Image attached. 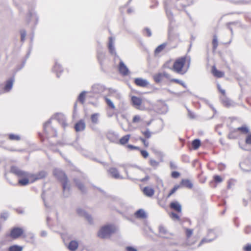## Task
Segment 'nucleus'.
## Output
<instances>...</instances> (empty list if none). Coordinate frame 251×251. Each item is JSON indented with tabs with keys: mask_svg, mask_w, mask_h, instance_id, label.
<instances>
[{
	"mask_svg": "<svg viewBox=\"0 0 251 251\" xmlns=\"http://www.w3.org/2000/svg\"><path fill=\"white\" fill-rule=\"evenodd\" d=\"M193 3L192 0H165L164 6L166 15L170 22L173 19V14L171 9L178 10H183L185 7Z\"/></svg>",
	"mask_w": 251,
	"mask_h": 251,
	"instance_id": "obj_1",
	"label": "nucleus"
},
{
	"mask_svg": "<svg viewBox=\"0 0 251 251\" xmlns=\"http://www.w3.org/2000/svg\"><path fill=\"white\" fill-rule=\"evenodd\" d=\"M10 172L17 177L21 178L18 180V184L21 186H25L29 184L30 173L22 170L16 166H12L10 168Z\"/></svg>",
	"mask_w": 251,
	"mask_h": 251,
	"instance_id": "obj_2",
	"label": "nucleus"
},
{
	"mask_svg": "<svg viewBox=\"0 0 251 251\" xmlns=\"http://www.w3.org/2000/svg\"><path fill=\"white\" fill-rule=\"evenodd\" d=\"M53 174L57 179L62 182L63 195L65 197H68L70 195V187L65 173L60 169H55L53 171Z\"/></svg>",
	"mask_w": 251,
	"mask_h": 251,
	"instance_id": "obj_3",
	"label": "nucleus"
},
{
	"mask_svg": "<svg viewBox=\"0 0 251 251\" xmlns=\"http://www.w3.org/2000/svg\"><path fill=\"white\" fill-rule=\"evenodd\" d=\"M117 228L112 224L105 225L101 227L98 232V236L101 238H108L114 233L116 232Z\"/></svg>",
	"mask_w": 251,
	"mask_h": 251,
	"instance_id": "obj_4",
	"label": "nucleus"
},
{
	"mask_svg": "<svg viewBox=\"0 0 251 251\" xmlns=\"http://www.w3.org/2000/svg\"><path fill=\"white\" fill-rule=\"evenodd\" d=\"M178 37V35L177 34H174L172 30L170 28L168 30V42L163 43V44L158 46L154 50V54L156 55L159 53L164 49V48L168 44H169L171 42H174Z\"/></svg>",
	"mask_w": 251,
	"mask_h": 251,
	"instance_id": "obj_5",
	"label": "nucleus"
},
{
	"mask_svg": "<svg viewBox=\"0 0 251 251\" xmlns=\"http://www.w3.org/2000/svg\"><path fill=\"white\" fill-rule=\"evenodd\" d=\"M186 61V57H182L176 60L173 65V70L178 74L184 75L187 71L182 70Z\"/></svg>",
	"mask_w": 251,
	"mask_h": 251,
	"instance_id": "obj_6",
	"label": "nucleus"
},
{
	"mask_svg": "<svg viewBox=\"0 0 251 251\" xmlns=\"http://www.w3.org/2000/svg\"><path fill=\"white\" fill-rule=\"evenodd\" d=\"M28 176L29 179L31 182H33L37 180L43 179L45 178L47 175V173L45 171H41L36 174L30 173Z\"/></svg>",
	"mask_w": 251,
	"mask_h": 251,
	"instance_id": "obj_7",
	"label": "nucleus"
},
{
	"mask_svg": "<svg viewBox=\"0 0 251 251\" xmlns=\"http://www.w3.org/2000/svg\"><path fill=\"white\" fill-rule=\"evenodd\" d=\"M207 236L208 237H211L212 238L210 239L207 238H203L199 244L198 247H200L203 244H205L207 243H209L212 242L215 238H216V234L214 232L213 230H209L207 233Z\"/></svg>",
	"mask_w": 251,
	"mask_h": 251,
	"instance_id": "obj_8",
	"label": "nucleus"
},
{
	"mask_svg": "<svg viewBox=\"0 0 251 251\" xmlns=\"http://www.w3.org/2000/svg\"><path fill=\"white\" fill-rule=\"evenodd\" d=\"M24 233V230L20 227H14L10 232V237L13 239H17L21 236Z\"/></svg>",
	"mask_w": 251,
	"mask_h": 251,
	"instance_id": "obj_9",
	"label": "nucleus"
},
{
	"mask_svg": "<svg viewBox=\"0 0 251 251\" xmlns=\"http://www.w3.org/2000/svg\"><path fill=\"white\" fill-rule=\"evenodd\" d=\"M108 172L109 174L114 178L116 179H124L122 176H121L119 173V171L116 168H110Z\"/></svg>",
	"mask_w": 251,
	"mask_h": 251,
	"instance_id": "obj_10",
	"label": "nucleus"
},
{
	"mask_svg": "<svg viewBox=\"0 0 251 251\" xmlns=\"http://www.w3.org/2000/svg\"><path fill=\"white\" fill-rule=\"evenodd\" d=\"M107 138L113 143H117L118 139V135L116 133L112 131H109L106 134Z\"/></svg>",
	"mask_w": 251,
	"mask_h": 251,
	"instance_id": "obj_11",
	"label": "nucleus"
},
{
	"mask_svg": "<svg viewBox=\"0 0 251 251\" xmlns=\"http://www.w3.org/2000/svg\"><path fill=\"white\" fill-rule=\"evenodd\" d=\"M119 71L123 75H127L129 74L128 69L122 60L119 63Z\"/></svg>",
	"mask_w": 251,
	"mask_h": 251,
	"instance_id": "obj_12",
	"label": "nucleus"
},
{
	"mask_svg": "<svg viewBox=\"0 0 251 251\" xmlns=\"http://www.w3.org/2000/svg\"><path fill=\"white\" fill-rule=\"evenodd\" d=\"M85 123L84 121L83 120L79 121L75 126V130L77 132L83 131L85 129Z\"/></svg>",
	"mask_w": 251,
	"mask_h": 251,
	"instance_id": "obj_13",
	"label": "nucleus"
},
{
	"mask_svg": "<svg viewBox=\"0 0 251 251\" xmlns=\"http://www.w3.org/2000/svg\"><path fill=\"white\" fill-rule=\"evenodd\" d=\"M77 213L81 216H84L90 223H92V218L91 215L87 213L83 209L81 208H77L76 210Z\"/></svg>",
	"mask_w": 251,
	"mask_h": 251,
	"instance_id": "obj_14",
	"label": "nucleus"
},
{
	"mask_svg": "<svg viewBox=\"0 0 251 251\" xmlns=\"http://www.w3.org/2000/svg\"><path fill=\"white\" fill-rule=\"evenodd\" d=\"M14 81V78H11L6 81L5 85L3 88V92H8L11 90L13 87Z\"/></svg>",
	"mask_w": 251,
	"mask_h": 251,
	"instance_id": "obj_15",
	"label": "nucleus"
},
{
	"mask_svg": "<svg viewBox=\"0 0 251 251\" xmlns=\"http://www.w3.org/2000/svg\"><path fill=\"white\" fill-rule=\"evenodd\" d=\"M135 83L139 86L145 87L149 84V82L146 80L142 78H137L134 80Z\"/></svg>",
	"mask_w": 251,
	"mask_h": 251,
	"instance_id": "obj_16",
	"label": "nucleus"
},
{
	"mask_svg": "<svg viewBox=\"0 0 251 251\" xmlns=\"http://www.w3.org/2000/svg\"><path fill=\"white\" fill-rule=\"evenodd\" d=\"M179 185H180V188L182 187H185L189 189L192 188L193 186V184L192 182L187 179H182L180 184Z\"/></svg>",
	"mask_w": 251,
	"mask_h": 251,
	"instance_id": "obj_17",
	"label": "nucleus"
},
{
	"mask_svg": "<svg viewBox=\"0 0 251 251\" xmlns=\"http://www.w3.org/2000/svg\"><path fill=\"white\" fill-rule=\"evenodd\" d=\"M114 44V39L112 37H110L109 38V42H108V49L110 53L111 54H116V52L115 51V48L113 45Z\"/></svg>",
	"mask_w": 251,
	"mask_h": 251,
	"instance_id": "obj_18",
	"label": "nucleus"
},
{
	"mask_svg": "<svg viewBox=\"0 0 251 251\" xmlns=\"http://www.w3.org/2000/svg\"><path fill=\"white\" fill-rule=\"evenodd\" d=\"M170 207L171 209H173L178 212L181 211V205L177 201L172 202L170 204Z\"/></svg>",
	"mask_w": 251,
	"mask_h": 251,
	"instance_id": "obj_19",
	"label": "nucleus"
},
{
	"mask_svg": "<svg viewBox=\"0 0 251 251\" xmlns=\"http://www.w3.org/2000/svg\"><path fill=\"white\" fill-rule=\"evenodd\" d=\"M56 119L65 127L67 124L66 123L65 118L63 114H57L55 116Z\"/></svg>",
	"mask_w": 251,
	"mask_h": 251,
	"instance_id": "obj_20",
	"label": "nucleus"
},
{
	"mask_svg": "<svg viewBox=\"0 0 251 251\" xmlns=\"http://www.w3.org/2000/svg\"><path fill=\"white\" fill-rule=\"evenodd\" d=\"M240 167L241 169L245 172L251 171V165L249 164V161L243 162L240 164Z\"/></svg>",
	"mask_w": 251,
	"mask_h": 251,
	"instance_id": "obj_21",
	"label": "nucleus"
},
{
	"mask_svg": "<svg viewBox=\"0 0 251 251\" xmlns=\"http://www.w3.org/2000/svg\"><path fill=\"white\" fill-rule=\"evenodd\" d=\"M78 242L75 240H72L69 243L68 248L71 251H75L78 248Z\"/></svg>",
	"mask_w": 251,
	"mask_h": 251,
	"instance_id": "obj_22",
	"label": "nucleus"
},
{
	"mask_svg": "<svg viewBox=\"0 0 251 251\" xmlns=\"http://www.w3.org/2000/svg\"><path fill=\"white\" fill-rule=\"evenodd\" d=\"M135 215L136 217L137 218L140 219H145L147 218V215L145 212V211L142 209H140L138 210L135 213Z\"/></svg>",
	"mask_w": 251,
	"mask_h": 251,
	"instance_id": "obj_23",
	"label": "nucleus"
},
{
	"mask_svg": "<svg viewBox=\"0 0 251 251\" xmlns=\"http://www.w3.org/2000/svg\"><path fill=\"white\" fill-rule=\"evenodd\" d=\"M53 71L56 73L57 77H59V74L61 73L63 71L61 66L57 62H55L53 68Z\"/></svg>",
	"mask_w": 251,
	"mask_h": 251,
	"instance_id": "obj_24",
	"label": "nucleus"
},
{
	"mask_svg": "<svg viewBox=\"0 0 251 251\" xmlns=\"http://www.w3.org/2000/svg\"><path fill=\"white\" fill-rule=\"evenodd\" d=\"M144 194L148 197H151L154 195V190L149 187H145L143 189Z\"/></svg>",
	"mask_w": 251,
	"mask_h": 251,
	"instance_id": "obj_25",
	"label": "nucleus"
},
{
	"mask_svg": "<svg viewBox=\"0 0 251 251\" xmlns=\"http://www.w3.org/2000/svg\"><path fill=\"white\" fill-rule=\"evenodd\" d=\"M92 91L94 93H100L103 91V87L100 84H95L92 86Z\"/></svg>",
	"mask_w": 251,
	"mask_h": 251,
	"instance_id": "obj_26",
	"label": "nucleus"
},
{
	"mask_svg": "<svg viewBox=\"0 0 251 251\" xmlns=\"http://www.w3.org/2000/svg\"><path fill=\"white\" fill-rule=\"evenodd\" d=\"M212 72L215 76L218 78L222 77L224 75V73L223 72L218 70L215 66L212 67Z\"/></svg>",
	"mask_w": 251,
	"mask_h": 251,
	"instance_id": "obj_27",
	"label": "nucleus"
},
{
	"mask_svg": "<svg viewBox=\"0 0 251 251\" xmlns=\"http://www.w3.org/2000/svg\"><path fill=\"white\" fill-rule=\"evenodd\" d=\"M74 181L75 183L77 188L82 192L85 193L86 192V189L84 185L81 183L77 179L75 178Z\"/></svg>",
	"mask_w": 251,
	"mask_h": 251,
	"instance_id": "obj_28",
	"label": "nucleus"
},
{
	"mask_svg": "<svg viewBox=\"0 0 251 251\" xmlns=\"http://www.w3.org/2000/svg\"><path fill=\"white\" fill-rule=\"evenodd\" d=\"M23 247L17 245H14L8 248V251H22Z\"/></svg>",
	"mask_w": 251,
	"mask_h": 251,
	"instance_id": "obj_29",
	"label": "nucleus"
},
{
	"mask_svg": "<svg viewBox=\"0 0 251 251\" xmlns=\"http://www.w3.org/2000/svg\"><path fill=\"white\" fill-rule=\"evenodd\" d=\"M131 101L133 104L135 106H140L142 103V100L141 99L135 96L132 97Z\"/></svg>",
	"mask_w": 251,
	"mask_h": 251,
	"instance_id": "obj_30",
	"label": "nucleus"
},
{
	"mask_svg": "<svg viewBox=\"0 0 251 251\" xmlns=\"http://www.w3.org/2000/svg\"><path fill=\"white\" fill-rule=\"evenodd\" d=\"M86 93V91H83L79 95L77 98V100L81 104H83L84 103Z\"/></svg>",
	"mask_w": 251,
	"mask_h": 251,
	"instance_id": "obj_31",
	"label": "nucleus"
},
{
	"mask_svg": "<svg viewBox=\"0 0 251 251\" xmlns=\"http://www.w3.org/2000/svg\"><path fill=\"white\" fill-rule=\"evenodd\" d=\"M222 101L223 104L226 107H229L232 105L233 102L226 97H224L222 99Z\"/></svg>",
	"mask_w": 251,
	"mask_h": 251,
	"instance_id": "obj_32",
	"label": "nucleus"
},
{
	"mask_svg": "<svg viewBox=\"0 0 251 251\" xmlns=\"http://www.w3.org/2000/svg\"><path fill=\"white\" fill-rule=\"evenodd\" d=\"M130 135L129 134L126 135L121 138L119 141V143L121 145H125L128 142L130 138Z\"/></svg>",
	"mask_w": 251,
	"mask_h": 251,
	"instance_id": "obj_33",
	"label": "nucleus"
},
{
	"mask_svg": "<svg viewBox=\"0 0 251 251\" xmlns=\"http://www.w3.org/2000/svg\"><path fill=\"white\" fill-rule=\"evenodd\" d=\"M192 145L194 150H197L201 145V141L198 139L194 140L192 142Z\"/></svg>",
	"mask_w": 251,
	"mask_h": 251,
	"instance_id": "obj_34",
	"label": "nucleus"
},
{
	"mask_svg": "<svg viewBox=\"0 0 251 251\" xmlns=\"http://www.w3.org/2000/svg\"><path fill=\"white\" fill-rule=\"evenodd\" d=\"M153 79L155 82L159 83L163 79V76L161 73H159L153 75Z\"/></svg>",
	"mask_w": 251,
	"mask_h": 251,
	"instance_id": "obj_35",
	"label": "nucleus"
},
{
	"mask_svg": "<svg viewBox=\"0 0 251 251\" xmlns=\"http://www.w3.org/2000/svg\"><path fill=\"white\" fill-rule=\"evenodd\" d=\"M99 113H94L91 116V120L92 122L94 124H97L99 121Z\"/></svg>",
	"mask_w": 251,
	"mask_h": 251,
	"instance_id": "obj_36",
	"label": "nucleus"
},
{
	"mask_svg": "<svg viewBox=\"0 0 251 251\" xmlns=\"http://www.w3.org/2000/svg\"><path fill=\"white\" fill-rule=\"evenodd\" d=\"M212 45H213V49L214 50H216L218 46V39L216 35H214L213 39L212 41Z\"/></svg>",
	"mask_w": 251,
	"mask_h": 251,
	"instance_id": "obj_37",
	"label": "nucleus"
},
{
	"mask_svg": "<svg viewBox=\"0 0 251 251\" xmlns=\"http://www.w3.org/2000/svg\"><path fill=\"white\" fill-rule=\"evenodd\" d=\"M170 80L172 82H176V83H178V84H180L181 85H182L184 88H186L187 87V86L185 84V83L184 82H183L182 81L179 80V79H176V78H173V79H171Z\"/></svg>",
	"mask_w": 251,
	"mask_h": 251,
	"instance_id": "obj_38",
	"label": "nucleus"
},
{
	"mask_svg": "<svg viewBox=\"0 0 251 251\" xmlns=\"http://www.w3.org/2000/svg\"><path fill=\"white\" fill-rule=\"evenodd\" d=\"M9 138L11 140H16L19 141L21 139V138L19 135H15L13 134H10L9 135Z\"/></svg>",
	"mask_w": 251,
	"mask_h": 251,
	"instance_id": "obj_39",
	"label": "nucleus"
},
{
	"mask_svg": "<svg viewBox=\"0 0 251 251\" xmlns=\"http://www.w3.org/2000/svg\"><path fill=\"white\" fill-rule=\"evenodd\" d=\"M142 133L146 138H150L151 137V132L149 128H147L145 131H142Z\"/></svg>",
	"mask_w": 251,
	"mask_h": 251,
	"instance_id": "obj_40",
	"label": "nucleus"
},
{
	"mask_svg": "<svg viewBox=\"0 0 251 251\" xmlns=\"http://www.w3.org/2000/svg\"><path fill=\"white\" fill-rule=\"evenodd\" d=\"M159 231L160 234L162 235V236L166 235L167 233V230L165 228V227H164L162 226H160L159 227Z\"/></svg>",
	"mask_w": 251,
	"mask_h": 251,
	"instance_id": "obj_41",
	"label": "nucleus"
},
{
	"mask_svg": "<svg viewBox=\"0 0 251 251\" xmlns=\"http://www.w3.org/2000/svg\"><path fill=\"white\" fill-rule=\"evenodd\" d=\"M180 188V185H175L174 188L170 191V193L168 195L167 197H170L172 195H173L174 193L176 192V191Z\"/></svg>",
	"mask_w": 251,
	"mask_h": 251,
	"instance_id": "obj_42",
	"label": "nucleus"
},
{
	"mask_svg": "<svg viewBox=\"0 0 251 251\" xmlns=\"http://www.w3.org/2000/svg\"><path fill=\"white\" fill-rule=\"evenodd\" d=\"M168 107L167 105L166 104H163L161 105V108L160 109L159 112L161 113L165 114L168 111Z\"/></svg>",
	"mask_w": 251,
	"mask_h": 251,
	"instance_id": "obj_43",
	"label": "nucleus"
},
{
	"mask_svg": "<svg viewBox=\"0 0 251 251\" xmlns=\"http://www.w3.org/2000/svg\"><path fill=\"white\" fill-rule=\"evenodd\" d=\"M105 101L107 104L112 109H114L115 108V106L113 104V102L108 98H105Z\"/></svg>",
	"mask_w": 251,
	"mask_h": 251,
	"instance_id": "obj_44",
	"label": "nucleus"
},
{
	"mask_svg": "<svg viewBox=\"0 0 251 251\" xmlns=\"http://www.w3.org/2000/svg\"><path fill=\"white\" fill-rule=\"evenodd\" d=\"M143 32L145 35H146L148 37L151 36L152 34L151 29L148 27L144 28Z\"/></svg>",
	"mask_w": 251,
	"mask_h": 251,
	"instance_id": "obj_45",
	"label": "nucleus"
},
{
	"mask_svg": "<svg viewBox=\"0 0 251 251\" xmlns=\"http://www.w3.org/2000/svg\"><path fill=\"white\" fill-rule=\"evenodd\" d=\"M50 123H51V120H49L47 122H46L44 125V129L45 132L47 134H48V131L47 130V128H48V127H49L50 125Z\"/></svg>",
	"mask_w": 251,
	"mask_h": 251,
	"instance_id": "obj_46",
	"label": "nucleus"
},
{
	"mask_svg": "<svg viewBox=\"0 0 251 251\" xmlns=\"http://www.w3.org/2000/svg\"><path fill=\"white\" fill-rule=\"evenodd\" d=\"M214 180L216 183H220L223 181V178L218 175H215L213 176Z\"/></svg>",
	"mask_w": 251,
	"mask_h": 251,
	"instance_id": "obj_47",
	"label": "nucleus"
},
{
	"mask_svg": "<svg viewBox=\"0 0 251 251\" xmlns=\"http://www.w3.org/2000/svg\"><path fill=\"white\" fill-rule=\"evenodd\" d=\"M237 130H240L241 132L245 133H247L249 132V129L246 126L239 127L237 128Z\"/></svg>",
	"mask_w": 251,
	"mask_h": 251,
	"instance_id": "obj_48",
	"label": "nucleus"
},
{
	"mask_svg": "<svg viewBox=\"0 0 251 251\" xmlns=\"http://www.w3.org/2000/svg\"><path fill=\"white\" fill-rule=\"evenodd\" d=\"M150 164L151 166L153 167H156L158 166L159 162L154 159H151L150 161Z\"/></svg>",
	"mask_w": 251,
	"mask_h": 251,
	"instance_id": "obj_49",
	"label": "nucleus"
},
{
	"mask_svg": "<svg viewBox=\"0 0 251 251\" xmlns=\"http://www.w3.org/2000/svg\"><path fill=\"white\" fill-rule=\"evenodd\" d=\"M21 33V41L24 42L25 39V37L26 36V31L25 30H22L20 31Z\"/></svg>",
	"mask_w": 251,
	"mask_h": 251,
	"instance_id": "obj_50",
	"label": "nucleus"
},
{
	"mask_svg": "<svg viewBox=\"0 0 251 251\" xmlns=\"http://www.w3.org/2000/svg\"><path fill=\"white\" fill-rule=\"evenodd\" d=\"M193 232V230L191 229H186V235L187 238L191 236Z\"/></svg>",
	"mask_w": 251,
	"mask_h": 251,
	"instance_id": "obj_51",
	"label": "nucleus"
},
{
	"mask_svg": "<svg viewBox=\"0 0 251 251\" xmlns=\"http://www.w3.org/2000/svg\"><path fill=\"white\" fill-rule=\"evenodd\" d=\"M140 120H141V118L139 115H135L134 116V117L133 118L132 122L133 123H138L140 121Z\"/></svg>",
	"mask_w": 251,
	"mask_h": 251,
	"instance_id": "obj_52",
	"label": "nucleus"
},
{
	"mask_svg": "<svg viewBox=\"0 0 251 251\" xmlns=\"http://www.w3.org/2000/svg\"><path fill=\"white\" fill-rule=\"evenodd\" d=\"M30 52H31V50H29L28 52H27L26 55V59L23 62V64L21 66V67L18 69V70H19L20 69H21L25 65V62H26V60L27 58H28L30 55Z\"/></svg>",
	"mask_w": 251,
	"mask_h": 251,
	"instance_id": "obj_53",
	"label": "nucleus"
},
{
	"mask_svg": "<svg viewBox=\"0 0 251 251\" xmlns=\"http://www.w3.org/2000/svg\"><path fill=\"white\" fill-rule=\"evenodd\" d=\"M180 176V174L179 172L176 171H174L172 173L171 176L172 177L176 178Z\"/></svg>",
	"mask_w": 251,
	"mask_h": 251,
	"instance_id": "obj_54",
	"label": "nucleus"
},
{
	"mask_svg": "<svg viewBox=\"0 0 251 251\" xmlns=\"http://www.w3.org/2000/svg\"><path fill=\"white\" fill-rule=\"evenodd\" d=\"M141 153L142 154V155L144 157V158H147L148 157V156H149V153L148 152L146 151H145V150H141Z\"/></svg>",
	"mask_w": 251,
	"mask_h": 251,
	"instance_id": "obj_55",
	"label": "nucleus"
},
{
	"mask_svg": "<svg viewBox=\"0 0 251 251\" xmlns=\"http://www.w3.org/2000/svg\"><path fill=\"white\" fill-rule=\"evenodd\" d=\"M0 217L4 220H6L8 217V214L7 212H3L1 214Z\"/></svg>",
	"mask_w": 251,
	"mask_h": 251,
	"instance_id": "obj_56",
	"label": "nucleus"
},
{
	"mask_svg": "<svg viewBox=\"0 0 251 251\" xmlns=\"http://www.w3.org/2000/svg\"><path fill=\"white\" fill-rule=\"evenodd\" d=\"M162 73V76H163V77H165L167 79H170L171 78V75L168 74L167 73L165 72H162L161 73Z\"/></svg>",
	"mask_w": 251,
	"mask_h": 251,
	"instance_id": "obj_57",
	"label": "nucleus"
},
{
	"mask_svg": "<svg viewBox=\"0 0 251 251\" xmlns=\"http://www.w3.org/2000/svg\"><path fill=\"white\" fill-rule=\"evenodd\" d=\"M246 143L247 144L251 145V134L249 135L246 139Z\"/></svg>",
	"mask_w": 251,
	"mask_h": 251,
	"instance_id": "obj_58",
	"label": "nucleus"
},
{
	"mask_svg": "<svg viewBox=\"0 0 251 251\" xmlns=\"http://www.w3.org/2000/svg\"><path fill=\"white\" fill-rule=\"evenodd\" d=\"M140 140L144 144V145L145 147H148L149 146V142L148 141H147L144 138H140Z\"/></svg>",
	"mask_w": 251,
	"mask_h": 251,
	"instance_id": "obj_59",
	"label": "nucleus"
},
{
	"mask_svg": "<svg viewBox=\"0 0 251 251\" xmlns=\"http://www.w3.org/2000/svg\"><path fill=\"white\" fill-rule=\"evenodd\" d=\"M171 217L172 218H175V219H176L177 220H179V216L176 214V213H174V212H172L171 213Z\"/></svg>",
	"mask_w": 251,
	"mask_h": 251,
	"instance_id": "obj_60",
	"label": "nucleus"
},
{
	"mask_svg": "<svg viewBox=\"0 0 251 251\" xmlns=\"http://www.w3.org/2000/svg\"><path fill=\"white\" fill-rule=\"evenodd\" d=\"M126 251H137V250L135 248H134L132 247H130V246L126 247Z\"/></svg>",
	"mask_w": 251,
	"mask_h": 251,
	"instance_id": "obj_61",
	"label": "nucleus"
},
{
	"mask_svg": "<svg viewBox=\"0 0 251 251\" xmlns=\"http://www.w3.org/2000/svg\"><path fill=\"white\" fill-rule=\"evenodd\" d=\"M127 148L130 150H133V149H136V150H139V148L138 147H136V146H134L133 145H127Z\"/></svg>",
	"mask_w": 251,
	"mask_h": 251,
	"instance_id": "obj_62",
	"label": "nucleus"
},
{
	"mask_svg": "<svg viewBox=\"0 0 251 251\" xmlns=\"http://www.w3.org/2000/svg\"><path fill=\"white\" fill-rule=\"evenodd\" d=\"M244 249L246 251H251V244H247Z\"/></svg>",
	"mask_w": 251,
	"mask_h": 251,
	"instance_id": "obj_63",
	"label": "nucleus"
},
{
	"mask_svg": "<svg viewBox=\"0 0 251 251\" xmlns=\"http://www.w3.org/2000/svg\"><path fill=\"white\" fill-rule=\"evenodd\" d=\"M170 166L171 169H175L176 168V165L173 162H170Z\"/></svg>",
	"mask_w": 251,
	"mask_h": 251,
	"instance_id": "obj_64",
	"label": "nucleus"
}]
</instances>
